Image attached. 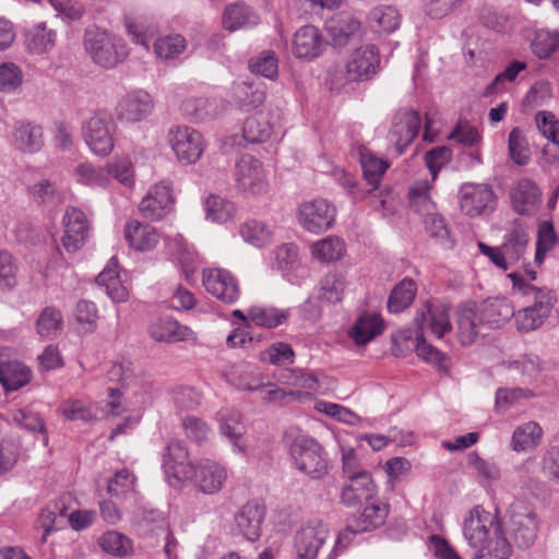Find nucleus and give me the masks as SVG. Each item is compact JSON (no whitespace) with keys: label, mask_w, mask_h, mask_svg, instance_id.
I'll use <instances>...</instances> for the list:
<instances>
[{"label":"nucleus","mask_w":559,"mask_h":559,"mask_svg":"<svg viewBox=\"0 0 559 559\" xmlns=\"http://www.w3.org/2000/svg\"><path fill=\"white\" fill-rule=\"evenodd\" d=\"M414 323L419 332L416 336V353L418 357L436 365L439 369H445L447 356L428 344L424 338V334L430 332L432 335L441 338L452 330L449 307L441 302H427L417 310Z\"/></svg>","instance_id":"f257e3e1"},{"label":"nucleus","mask_w":559,"mask_h":559,"mask_svg":"<svg viewBox=\"0 0 559 559\" xmlns=\"http://www.w3.org/2000/svg\"><path fill=\"white\" fill-rule=\"evenodd\" d=\"M509 277L512 286L516 289L528 306L519 310L515 316L516 329L522 333H527L539 329L550 316L557 301L556 295L551 289L539 288L526 282L519 273H511Z\"/></svg>","instance_id":"f03ea898"},{"label":"nucleus","mask_w":559,"mask_h":559,"mask_svg":"<svg viewBox=\"0 0 559 559\" xmlns=\"http://www.w3.org/2000/svg\"><path fill=\"white\" fill-rule=\"evenodd\" d=\"M462 533L472 549L507 540L498 514L487 511L483 506H476L467 512L462 523Z\"/></svg>","instance_id":"7ed1b4c3"},{"label":"nucleus","mask_w":559,"mask_h":559,"mask_svg":"<svg viewBox=\"0 0 559 559\" xmlns=\"http://www.w3.org/2000/svg\"><path fill=\"white\" fill-rule=\"evenodd\" d=\"M294 466L312 479L323 478L328 472V457L323 447L312 437L297 433L289 443Z\"/></svg>","instance_id":"20e7f679"},{"label":"nucleus","mask_w":559,"mask_h":559,"mask_svg":"<svg viewBox=\"0 0 559 559\" xmlns=\"http://www.w3.org/2000/svg\"><path fill=\"white\" fill-rule=\"evenodd\" d=\"M83 45L92 60L103 68H114L128 57L122 39L96 26L85 31Z\"/></svg>","instance_id":"39448f33"},{"label":"nucleus","mask_w":559,"mask_h":559,"mask_svg":"<svg viewBox=\"0 0 559 559\" xmlns=\"http://www.w3.org/2000/svg\"><path fill=\"white\" fill-rule=\"evenodd\" d=\"M117 127L112 118L104 112L97 111L82 124V136L88 148L97 156H108L116 142Z\"/></svg>","instance_id":"423d86ee"},{"label":"nucleus","mask_w":559,"mask_h":559,"mask_svg":"<svg viewBox=\"0 0 559 559\" xmlns=\"http://www.w3.org/2000/svg\"><path fill=\"white\" fill-rule=\"evenodd\" d=\"M167 142L177 159L186 165L197 163L205 148L202 134L188 126L171 127L167 133Z\"/></svg>","instance_id":"0eeeda50"},{"label":"nucleus","mask_w":559,"mask_h":559,"mask_svg":"<svg viewBox=\"0 0 559 559\" xmlns=\"http://www.w3.org/2000/svg\"><path fill=\"white\" fill-rule=\"evenodd\" d=\"M508 530L520 548L531 547L537 537L538 523L532 508L523 501L513 502L509 510Z\"/></svg>","instance_id":"6e6552de"},{"label":"nucleus","mask_w":559,"mask_h":559,"mask_svg":"<svg viewBox=\"0 0 559 559\" xmlns=\"http://www.w3.org/2000/svg\"><path fill=\"white\" fill-rule=\"evenodd\" d=\"M335 217L336 207L322 198L302 202L297 211L298 223L312 234L329 230L334 225Z\"/></svg>","instance_id":"1a4fd4ad"},{"label":"nucleus","mask_w":559,"mask_h":559,"mask_svg":"<svg viewBox=\"0 0 559 559\" xmlns=\"http://www.w3.org/2000/svg\"><path fill=\"white\" fill-rule=\"evenodd\" d=\"M459 200L461 211L469 217L492 212L497 203L491 187L485 183L466 182L462 185Z\"/></svg>","instance_id":"9d476101"},{"label":"nucleus","mask_w":559,"mask_h":559,"mask_svg":"<svg viewBox=\"0 0 559 559\" xmlns=\"http://www.w3.org/2000/svg\"><path fill=\"white\" fill-rule=\"evenodd\" d=\"M205 290L226 305L238 301L241 290L238 280L225 269H205L202 273Z\"/></svg>","instance_id":"9b49d317"},{"label":"nucleus","mask_w":559,"mask_h":559,"mask_svg":"<svg viewBox=\"0 0 559 559\" xmlns=\"http://www.w3.org/2000/svg\"><path fill=\"white\" fill-rule=\"evenodd\" d=\"M175 203L171 182L163 179L152 187L139 204L142 215L151 221H159L169 214Z\"/></svg>","instance_id":"f8f14e48"},{"label":"nucleus","mask_w":559,"mask_h":559,"mask_svg":"<svg viewBox=\"0 0 559 559\" xmlns=\"http://www.w3.org/2000/svg\"><path fill=\"white\" fill-rule=\"evenodd\" d=\"M379 49L367 44L355 49L346 62V75L348 81L370 80L380 68Z\"/></svg>","instance_id":"ddd939ff"},{"label":"nucleus","mask_w":559,"mask_h":559,"mask_svg":"<svg viewBox=\"0 0 559 559\" xmlns=\"http://www.w3.org/2000/svg\"><path fill=\"white\" fill-rule=\"evenodd\" d=\"M227 479V471L221 463L204 459L193 465V472L185 480H191L197 489L206 495L222 490Z\"/></svg>","instance_id":"4468645a"},{"label":"nucleus","mask_w":559,"mask_h":559,"mask_svg":"<svg viewBox=\"0 0 559 559\" xmlns=\"http://www.w3.org/2000/svg\"><path fill=\"white\" fill-rule=\"evenodd\" d=\"M328 537L329 528L324 523L319 520L309 521L296 534L297 559H316Z\"/></svg>","instance_id":"2eb2a0df"},{"label":"nucleus","mask_w":559,"mask_h":559,"mask_svg":"<svg viewBox=\"0 0 559 559\" xmlns=\"http://www.w3.org/2000/svg\"><path fill=\"white\" fill-rule=\"evenodd\" d=\"M154 108L152 96L143 90L127 93L119 100L116 112L117 118L126 122H139L148 117Z\"/></svg>","instance_id":"dca6fc26"},{"label":"nucleus","mask_w":559,"mask_h":559,"mask_svg":"<svg viewBox=\"0 0 559 559\" xmlns=\"http://www.w3.org/2000/svg\"><path fill=\"white\" fill-rule=\"evenodd\" d=\"M377 495V487L369 472L347 478L342 487L341 501L348 508L369 503Z\"/></svg>","instance_id":"f3484780"},{"label":"nucleus","mask_w":559,"mask_h":559,"mask_svg":"<svg viewBox=\"0 0 559 559\" xmlns=\"http://www.w3.org/2000/svg\"><path fill=\"white\" fill-rule=\"evenodd\" d=\"M63 224L62 245L68 252H75L83 247L88 236L86 215L78 207H69L63 216Z\"/></svg>","instance_id":"a211bd4d"},{"label":"nucleus","mask_w":559,"mask_h":559,"mask_svg":"<svg viewBox=\"0 0 559 559\" xmlns=\"http://www.w3.org/2000/svg\"><path fill=\"white\" fill-rule=\"evenodd\" d=\"M420 116L415 110L399 112L390 131V140L394 143L399 154L414 141L420 129Z\"/></svg>","instance_id":"6ab92c4d"},{"label":"nucleus","mask_w":559,"mask_h":559,"mask_svg":"<svg viewBox=\"0 0 559 559\" xmlns=\"http://www.w3.org/2000/svg\"><path fill=\"white\" fill-rule=\"evenodd\" d=\"M264 518L265 507L257 500H251L235 514V525L243 537L255 542L261 535V524Z\"/></svg>","instance_id":"aec40b11"},{"label":"nucleus","mask_w":559,"mask_h":559,"mask_svg":"<svg viewBox=\"0 0 559 559\" xmlns=\"http://www.w3.org/2000/svg\"><path fill=\"white\" fill-rule=\"evenodd\" d=\"M8 348H0V383L5 391H16L32 379V370L22 361L10 359Z\"/></svg>","instance_id":"412c9836"},{"label":"nucleus","mask_w":559,"mask_h":559,"mask_svg":"<svg viewBox=\"0 0 559 559\" xmlns=\"http://www.w3.org/2000/svg\"><path fill=\"white\" fill-rule=\"evenodd\" d=\"M542 192L536 183L527 177L516 181L510 190V199L515 212L532 215L540 204Z\"/></svg>","instance_id":"4be33fe9"},{"label":"nucleus","mask_w":559,"mask_h":559,"mask_svg":"<svg viewBox=\"0 0 559 559\" xmlns=\"http://www.w3.org/2000/svg\"><path fill=\"white\" fill-rule=\"evenodd\" d=\"M193 465L189 462V453L181 441L173 440L167 443L163 456V467L168 477L185 480L189 473L193 472Z\"/></svg>","instance_id":"5701e85b"},{"label":"nucleus","mask_w":559,"mask_h":559,"mask_svg":"<svg viewBox=\"0 0 559 559\" xmlns=\"http://www.w3.org/2000/svg\"><path fill=\"white\" fill-rule=\"evenodd\" d=\"M11 144L22 153L39 152L44 146L41 126L31 121H16L12 128Z\"/></svg>","instance_id":"b1692460"},{"label":"nucleus","mask_w":559,"mask_h":559,"mask_svg":"<svg viewBox=\"0 0 559 559\" xmlns=\"http://www.w3.org/2000/svg\"><path fill=\"white\" fill-rule=\"evenodd\" d=\"M325 46L319 28L305 25L297 29L293 40V53L299 59L312 60L318 58Z\"/></svg>","instance_id":"393cba45"},{"label":"nucleus","mask_w":559,"mask_h":559,"mask_svg":"<svg viewBox=\"0 0 559 559\" xmlns=\"http://www.w3.org/2000/svg\"><path fill=\"white\" fill-rule=\"evenodd\" d=\"M217 420L221 436L231 443L234 451L246 453L247 443L243 439L246 426L240 413L234 409H222L217 413Z\"/></svg>","instance_id":"a878e982"},{"label":"nucleus","mask_w":559,"mask_h":559,"mask_svg":"<svg viewBox=\"0 0 559 559\" xmlns=\"http://www.w3.org/2000/svg\"><path fill=\"white\" fill-rule=\"evenodd\" d=\"M479 313L481 324L491 329L500 328L511 318H515L516 312L510 300L507 298H495L483 302Z\"/></svg>","instance_id":"bb28decb"},{"label":"nucleus","mask_w":559,"mask_h":559,"mask_svg":"<svg viewBox=\"0 0 559 559\" xmlns=\"http://www.w3.org/2000/svg\"><path fill=\"white\" fill-rule=\"evenodd\" d=\"M527 245L528 231L526 224L521 219H514L504 235V241L501 246L509 263L518 262L523 258Z\"/></svg>","instance_id":"cd10ccee"},{"label":"nucleus","mask_w":559,"mask_h":559,"mask_svg":"<svg viewBox=\"0 0 559 559\" xmlns=\"http://www.w3.org/2000/svg\"><path fill=\"white\" fill-rule=\"evenodd\" d=\"M124 238L130 247L138 251H150L159 242L157 229L138 221H131L126 224Z\"/></svg>","instance_id":"c85d7f7f"},{"label":"nucleus","mask_w":559,"mask_h":559,"mask_svg":"<svg viewBox=\"0 0 559 559\" xmlns=\"http://www.w3.org/2000/svg\"><path fill=\"white\" fill-rule=\"evenodd\" d=\"M150 335L157 342L176 343L192 337L193 332L173 318L157 319L150 326Z\"/></svg>","instance_id":"c756f323"},{"label":"nucleus","mask_w":559,"mask_h":559,"mask_svg":"<svg viewBox=\"0 0 559 559\" xmlns=\"http://www.w3.org/2000/svg\"><path fill=\"white\" fill-rule=\"evenodd\" d=\"M384 322L380 314L374 312L361 313L349 331V336L357 345H366L378 335L382 334Z\"/></svg>","instance_id":"7c9ffc66"},{"label":"nucleus","mask_w":559,"mask_h":559,"mask_svg":"<svg viewBox=\"0 0 559 559\" xmlns=\"http://www.w3.org/2000/svg\"><path fill=\"white\" fill-rule=\"evenodd\" d=\"M96 283L105 288L106 294L112 301L122 302L127 300L129 293L120 280L118 263L115 258L110 259L106 267L98 274Z\"/></svg>","instance_id":"2f4dec72"},{"label":"nucleus","mask_w":559,"mask_h":559,"mask_svg":"<svg viewBox=\"0 0 559 559\" xmlns=\"http://www.w3.org/2000/svg\"><path fill=\"white\" fill-rule=\"evenodd\" d=\"M360 27V22L347 14L335 15L325 23V28L334 46L347 44L352 36L359 33Z\"/></svg>","instance_id":"473e14b6"},{"label":"nucleus","mask_w":559,"mask_h":559,"mask_svg":"<svg viewBox=\"0 0 559 559\" xmlns=\"http://www.w3.org/2000/svg\"><path fill=\"white\" fill-rule=\"evenodd\" d=\"M259 23L258 14L245 3H231L225 8L223 25L230 32L251 27Z\"/></svg>","instance_id":"72a5a7b5"},{"label":"nucleus","mask_w":559,"mask_h":559,"mask_svg":"<svg viewBox=\"0 0 559 559\" xmlns=\"http://www.w3.org/2000/svg\"><path fill=\"white\" fill-rule=\"evenodd\" d=\"M436 178L417 180L408 190L409 206L424 216L436 212V204L430 197V190Z\"/></svg>","instance_id":"f704fd0d"},{"label":"nucleus","mask_w":559,"mask_h":559,"mask_svg":"<svg viewBox=\"0 0 559 559\" xmlns=\"http://www.w3.org/2000/svg\"><path fill=\"white\" fill-rule=\"evenodd\" d=\"M389 514V506L379 500H371L353 522L360 532H368L382 526Z\"/></svg>","instance_id":"c9c22d12"},{"label":"nucleus","mask_w":559,"mask_h":559,"mask_svg":"<svg viewBox=\"0 0 559 559\" xmlns=\"http://www.w3.org/2000/svg\"><path fill=\"white\" fill-rule=\"evenodd\" d=\"M273 133V123L269 114L258 112L246 119L242 128V136L248 143H263Z\"/></svg>","instance_id":"e433bc0d"},{"label":"nucleus","mask_w":559,"mask_h":559,"mask_svg":"<svg viewBox=\"0 0 559 559\" xmlns=\"http://www.w3.org/2000/svg\"><path fill=\"white\" fill-rule=\"evenodd\" d=\"M543 438V429L536 421H527L512 433L510 447L515 452L530 451L535 449Z\"/></svg>","instance_id":"4c0bfd02"},{"label":"nucleus","mask_w":559,"mask_h":559,"mask_svg":"<svg viewBox=\"0 0 559 559\" xmlns=\"http://www.w3.org/2000/svg\"><path fill=\"white\" fill-rule=\"evenodd\" d=\"M417 285L412 278H404L397 283L388 299V310L392 313H400L408 308L415 299Z\"/></svg>","instance_id":"58836bf2"},{"label":"nucleus","mask_w":559,"mask_h":559,"mask_svg":"<svg viewBox=\"0 0 559 559\" xmlns=\"http://www.w3.org/2000/svg\"><path fill=\"white\" fill-rule=\"evenodd\" d=\"M424 227L429 238L443 249L454 247V239L451 237L450 229L442 215L433 212L425 216Z\"/></svg>","instance_id":"ea45409f"},{"label":"nucleus","mask_w":559,"mask_h":559,"mask_svg":"<svg viewBox=\"0 0 559 559\" xmlns=\"http://www.w3.org/2000/svg\"><path fill=\"white\" fill-rule=\"evenodd\" d=\"M99 548L114 557H127L133 551L132 540L122 533L117 531H108L98 538Z\"/></svg>","instance_id":"a19ab883"},{"label":"nucleus","mask_w":559,"mask_h":559,"mask_svg":"<svg viewBox=\"0 0 559 559\" xmlns=\"http://www.w3.org/2000/svg\"><path fill=\"white\" fill-rule=\"evenodd\" d=\"M55 40L56 33L52 29H48L43 23L34 26L25 34L27 50L36 55L49 51L55 46Z\"/></svg>","instance_id":"79ce46f5"},{"label":"nucleus","mask_w":559,"mask_h":559,"mask_svg":"<svg viewBox=\"0 0 559 559\" xmlns=\"http://www.w3.org/2000/svg\"><path fill=\"white\" fill-rule=\"evenodd\" d=\"M288 316L287 310L264 306H253L248 313V318L253 324L267 329L277 328L283 324Z\"/></svg>","instance_id":"37998d69"},{"label":"nucleus","mask_w":559,"mask_h":559,"mask_svg":"<svg viewBox=\"0 0 559 559\" xmlns=\"http://www.w3.org/2000/svg\"><path fill=\"white\" fill-rule=\"evenodd\" d=\"M237 97L247 110L262 105L266 98V86L260 80L243 82L237 86Z\"/></svg>","instance_id":"c03bdc74"},{"label":"nucleus","mask_w":559,"mask_h":559,"mask_svg":"<svg viewBox=\"0 0 559 559\" xmlns=\"http://www.w3.org/2000/svg\"><path fill=\"white\" fill-rule=\"evenodd\" d=\"M459 340L462 345L467 346L475 342L480 333L479 313L473 309H463L459 313Z\"/></svg>","instance_id":"a18cd8bd"},{"label":"nucleus","mask_w":559,"mask_h":559,"mask_svg":"<svg viewBox=\"0 0 559 559\" xmlns=\"http://www.w3.org/2000/svg\"><path fill=\"white\" fill-rule=\"evenodd\" d=\"M381 177H340L341 186L355 200L376 192L380 187Z\"/></svg>","instance_id":"49530a36"},{"label":"nucleus","mask_w":559,"mask_h":559,"mask_svg":"<svg viewBox=\"0 0 559 559\" xmlns=\"http://www.w3.org/2000/svg\"><path fill=\"white\" fill-rule=\"evenodd\" d=\"M186 49L187 40L179 34L158 37L154 43L156 57L165 61L178 58Z\"/></svg>","instance_id":"de8ad7c7"},{"label":"nucleus","mask_w":559,"mask_h":559,"mask_svg":"<svg viewBox=\"0 0 559 559\" xmlns=\"http://www.w3.org/2000/svg\"><path fill=\"white\" fill-rule=\"evenodd\" d=\"M314 259L323 262L336 261L345 253L344 241L336 236H329L311 246Z\"/></svg>","instance_id":"09e8293b"},{"label":"nucleus","mask_w":559,"mask_h":559,"mask_svg":"<svg viewBox=\"0 0 559 559\" xmlns=\"http://www.w3.org/2000/svg\"><path fill=\"white\" fill-rule=\"evenodd\" d=\"M559 242L555 226L550 221H543L538 224L535 261L542 263L545 255Z\"/></svg>","instance_id":"8fccbe9b"},{"label":"nucleus","mask_w":559,"mask_h":559,"mask_svg":"<svg viewBox=\"0 0 559 559\" xmlns=\"http://www.w3.org/2000/svg\"><path fill=\"white\" fill-rule=\"evenodd\" d=\"M13 421L21 428L41 435L43 443L45 447L48 445V433L44 419L37 414L26 408H20L14 411L12 415Z\"/></svg>","instance_id":"3c124183"},{"label":"nucleus","mask_w":559,"mask_h":559,"mask_svg":"<svg viewBox=\"0 0 559 559\" xmlns=\"http://www.w3.org/2000/svg\"><path fill=\"white\" fill-rule=\"evenodd\" d=\"M508 151L511 160L518 165H526L531 158L527 139L520 128H513L508 138Z\"/></svg>","instance_id":"603ef678"},{"label":"nucleus","mask_w":559,"mask_h":559,"mask_svg":"<svg viewBox=\"0 0 559 559\" xmlns=\"http://www.w3.org/2000/svg\"><path fill=\"white\" fill-rule=\"evenodd\" d=\"M62 314L55 307H46L36 321V330L41 337L56 336L62 330Z\"/></svg>","instance_id":"864d4df0"},{"label":"nucleus","mask_w":559,"mask_h":559,"mask_svg":"<svg viewBox=\"0 0 559 559\" xmlns=\"http://www.w3.org/2000/svg\"><path fill=\"white\" fill-rule=\"evenodd\" d=\"M135 476L128 469L122 468L107 481V491L112 497L126 498L135 492Z\"/></svg>","instance_id":"5fc2aeb1"},{"label":"nucleus","mask_w":559,"mask_h":559,"mask_svg":"<svg viewBox=\"0 0 559 559\" xmlns=\"http://www.w3.org/2000/svg\"><path fill=\"white\" fill-rule=\"evenodd\" d=\"M369 19L371 23L386 33L394 32L401 22V15L393 5H380L372 9Z\"/></svg>","instance_id":"6e6d98bb"},{"label":"nucleus","mask_w":559,"mask_h":559,"mask_svg":"<svg viewBox=\"0 0 559 559\" xmlns=\"http://www.w3.org/2000/svg\"><path fill=\"white\" fill-rule=\"evenodd\" d=\"M252 73L274 80L278 74V60L272 50H264L249 61Z\"/></svg>","instance_id":"4d7b16f0"},{"label":"nucleus","mask_w":559,"mask_h":559,"mask_svg":"<svg viewBox=\"0 0 559 559\" xmlns=\"http://www.w3.org/2000/svg\"><path fill=\"white\" fill-rule=\"evenodd\" d=\"M345 289V281L337 273L326 274L320 282L319 298L330 304L342 300Z\"/></svg>","instance_id":"13d9d810"},{"label":"nucleus","mask_w":559,"mask_h":559,"mask_svg":"<svg viewBox=\"0 0 559 559\" xmlns=\"http://www.w3.org/2000/svg\"><path fill=\"white\" fill-rule=\"evenodd\" d=\"M240 235L246 242L263 247L271 240L272 231L264 223L251 219L240 227Z\"/></svg>","instance_id":"bf43d9fd"},{"label":"nucleus","mask_w":559,"mask_h":559,"mask_svg":"<svg viewBox=\"0 0 559 559\" xmlns=\"http://www.w3.org/2000/svg\"><path fill=\"white\" fill-rule=\"evenodd\" d=\"M206 217L216 223H225L235 214V205L215 194H211L205 201Z\"/></svg>","instance_id":"052dcab7"},{"label":"nucleus","mask_w":559,"mask_h":559,"mask_svg":"<svg viewBox=\"0 0 559 559\" xmlns=\"http://www.w3.org/2000/svg\"><path fill=\"white\" fill-rule=\"evenodd\" d=\"M180 110L193 121L212 119L215 116L213 104L205 98H188L182 102Z\"/></svg>","instance_id":"680f3d73"},{"label":"nucleus","mask_w":559,"mask_h":559,"mask_svg":"<svg viewBox=\"0 0 559 559\" xmlns=\"http://www.w3.org/2000/svg\"><path fill=\"white\" fill-rule=\"evenodd\" d=\"M559 48V33L549 31H538L532 43L533 52L539 59L548 58Z\"/></svg>","instance_id":"e2e57ef3"},{"label":"nucleus","mask_w":559,"mask_h":559,"mask_svg":"<svg viewBox=\"0 0 559 559\" xmlns=\"http://www.w3.org/2000/svg\"><path fill=\"white\" fill-rule=\"evenodd\" d=\"M534 396L528 389L521 388H501L496 392V408L498 411H507L513 407L520 400H527Z\"/></svg>","instance_id":"0e129e2a"},{"label":"nucleus","mask_w":559,"mask_h":559,"mask_svg":"<svg viewBox=\"0 0 559 559\" xmlns=\"http://www.w3.org/2000/svg\"><path fill=\"white\" fill-rule=\"evenodd\" d=\"M510 369L519 371L523 377L536 378L544 369L542 359L534 354L521 355L508 362Z\"/></svg>","instance_id":"69168bd1"},{"label":"nucleus","mask_w":559,"mask_h":559,"mask_svg":"<svg viewBox=\"0 0 559 559\" xmlns=\"http://www.w3.org/2000/svg\"><path fill=\"white\" fill-rule=\"evenodd\" d=\"M295 353L287 343H275L261 353V360L272 365H290Z\"/></svg>","instance_id":"338daca9"},{"label":"nucleus","mask_w":559,"mask_h":559,"mask_svg":"<svg viewBox=\"0 0 559 559\" xmlns=\"http://www.w3.org/2000/svg\"><path fill=\"white\" fill-rule=\"evenodd\" d=\"M535 121L539 132L554 144L559 145V120L551 111H538Z\"/></svg>","instance_id":"774afa93"}]
</instances>
